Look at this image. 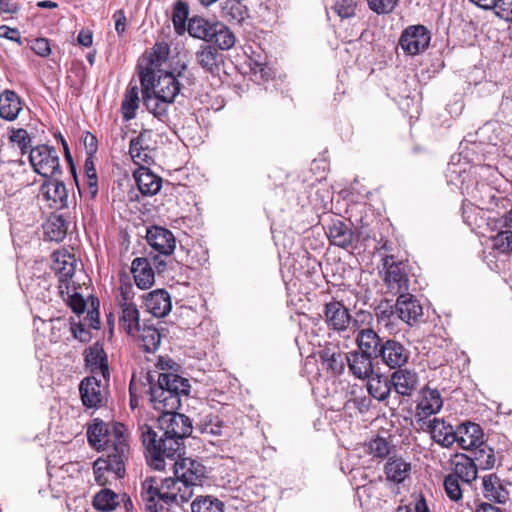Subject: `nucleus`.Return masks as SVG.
Instances as JSON below:
<instances>
[{"label":"nucleus","mask_w":512,"mask_h":512,"mask_svg":"<svg viewBox=\"0 0 512 512\" xmlns=\"http://www.w3.org/2000/svg\"><path fill=\"white\" fill-rule=\"evenodd\" d=\"M347 366L351 374L357 379L370 378L374 373L372 355L359 350L348 353Z\"/></svg>","instance_id":"nucleus-24"},{"label":"nucleus","mask_w":512,"mask_h":512,"mask_svg":"<svg viewBox=\"0 0 512 512\" xmlns=\"http://www.w3.org/2000/svg\"><path fill=\"white\" fill-rule=\"evenodd\" d=\"M476 193L475 198L482 209L494 210L498 206L500 198L497 197V192L490 185L484 183L478 185Z\"/></svg>","instance_id":"nucleus-46"},{"label":"nucleus","mask_w":512,"mask_h":512,"mask_svg":"<svg viewBox=\"0 0 512 512\" xmlns=\"http://www.w3.org/2000/svg\"><path fill=\"white\" fill-rule=\"evenodd\" d=\"M443 407V400L437 389L425 387L421 390L420 399L416 406L415 418L419 428L424 430L428 418L437 414Z\"/></svg>","instance_id":"nucleus-13"},{"label":"nucleus","mask_w":512,"mask_h":512,"mask_svg":"<svg viewBox=\"0 0 512 512\" xmlns=\"http://www.w3.org/2000/svg\"><path fill=\"white\" fill-rule=\"evenodd\" d=\"M22 111V102L16 92L5 90L0 94V117L7 121L15 120Z\"/></svg>","instance_id":"nucleus-35"},{"label":"nucleus","mask_w":512,"mask_h":512,"mask_svg":"<svg viewBox=\"0 0 512 512\" xmlns=\"http://www.w3.org/2000/svg\"><path fill=\"white\" fill-rule=\"evenodd\" d=\"M148 244L162 255H171L176 248V239L173 233L161 226H152L147 230Z\"/></svg>","instance_id":"nucleus-22"},{"label":"nucleus","mask_w":512,"mask_h":512,"mask_svg":"<svg viewBox=\"0 0 512 512\" xmlns=\"http://www.w3.org/2000/svg\"><path fill=\"white\" fill-rule=\"evenodd\" d=\"M236 42L234 33L223 23L217 22L210 43H214L221 50L231 49Z\"/></svg>","instance_id":"nucleus-44"},{"label":"nucleus","mask_w":512,"mask_h":512,"mask_svg":"<svg viewBox=\"0 0 512 512\" xmlns=\"http://www.w3.org/2000/svg\"><path fill=\"white\" fill-rule=\"evenodd\" d=\"M135 336H137L139 347L145 352H155L160 346L161 334L159 330L146 322L139 327V331H137Z\"/></svg>","instance_id":"nucleus-38"},{"label":"nucleus","mask_w":512,"mask_h":512,"mask_svg":"<svg viewBox=\"0 0 512 512\" xmlns=\"http://www.w3.org/2000/svg\"><path fill=\"white\" fill-rule=\"evenodd\" d=\"M176 478H146L142 482L141 499L147 511L158 512L161 501L168 505L187 502L195 487H201L207 478L206 467L198 460L182 458L173 463Z\"/></svg>","instance_id":"nucleus-1"},{"label":"nucleus","mask_w":512,"mask_h":512,"mask_svg":"<svg viewBox=\"0 0 512 512\" xmlns=\"http://www.w3.org/2000/svg\"><path fill=\"white\" fill-rule=\"evenodd\" d=\"M396 316L412 326L416 324L423 315V308L419 300L412 294H400L395 303Z\"/></svg>","instance_id":"nucleus-20"},{"label":"nucleus","mask_w":512,"mask_h":512,"mask_svg":"<svg viewBox=\"0 0 512 512\" xmlns=\"http://www.w3.org/2000/svg\"><path fill=\"white\" fill-rule=\"evenodd\" d=\"M323 315L328 328L337 332L346 331L352 321L349 309L335 299L324 305Z\"/></svg>","instance_id":"nucleus-18"},{"label":"nucleus","mask_w":512,"mask_h":512,"mask_svg":"<svg viewBox=\"0 0 512 512\" xmlns=\"http://www.w3.org/2000/svg\"><path fill=\"white\" fill-rule=\"evenodd\" d=\"M451 473L459 478L464 484H471L477 479L478 468L475 466L474 460L463 453H458L451 460Z\"/></svg>","instance_id":"nucleus-25"},{"label":"nucleus","mask_w":512,"mask_h":512,"mask_svg":"<svg viewBox=\"0 0 512 512\" xmlns=\"http://www.w3.org/2000/svg\"><path fill=\"white\" fill-rule=\"evenodd\" d=\"M129 458L127 455V448L123 442H119L114 448L113 454H107V458H99L94 462L93 471L95 481L100 486L108 484V477L106 472L113 473L114 479L123 477L125 473L124 463Z\"/></svg>","instance_id":"nucleus-6"},{"label":"nucleus","mask_w":512,"mask_h":512,"mask_svg":"<svg viewBox=\"0 0 512 512\" xmlns=\"http://www.w3.org/2000/svg\"><path fill=\"white\" fill-rule=\"evenodd\" d=\"M492 10L498 18L512 22V0H497Z\"/></svg>","instance_id":"nucleus-59"},{"label":"nucleus","mask_w":512,"mask_h":512,"mask_svg":"<svg viewBox=\"0 0 512 512\" xmlns=\"http://www.w3.org/2000/svg\"><path fill=\"white\" fill-rule=\"evenodd\" d=\"M375 315L378 323L389 327L393 323V318L396 315L395 305H392L388 300L381 301L375 308Z\"/></svg>","instance_id":"nucleus-52"},{"label":"nucleus","mask_w":512,"mask_h":512,"mask_svg":"<svg viewBox=\"0 0 512 512\" xmlns=\"http://www.w3.org/2000/svg\"><path fill=\"white\" fill-rule=\"evenodd\" d=\"M398 0H367L368 7L377 14H389L393 12Z\"/></svg>","instance_id":"nucleus-58"},{"label":"nucleus","mask_w":512,"mask_h":512,"mask_svg":"<svg viewBox=\"0 0 512 512\" xmlns=\"http://www.w3.org/2000/svg\"><path fill=\"white\" fill-rule=\"evenodd\" d=\"M170 48L165 42H157L149 56L150 67H147L149 71H154L155 68L159 67L163 61H165L169 55Z\"/></svg>","instance_id":"nucleus-53"},{"label":"nucleus","mask_w":512,"mask_h":512,"mask_svg":"<svg viewBox=\"0 0 512 512\" xmlns=\"http://www.w3.org/2000/svg\"><path fill=\"white\" fill-rule=\"evenodd\" d=\"M30 173L23 160H10L0 165V186L8 195H13L32 184Z\"/></svg>","instance_id":"nucleus-7"},{"label":"nucleus","mask_w":512,"mask_h":512,"mask_svg":"<svg viewBox=\"0 0 512 512\" xmlns=\"http://www.w3.org/2000/svg\"><path fill=\"white\" fill-rule=\"evenodd\" d=\"M151 131L143 130L140 134L131 139L129 145V154L132 161L138 165V168L148 167L154 163V149L150 145Z\"/></svg>","instance_id":"nucleus-17"},{"label":"nucleus","mask_w":512,"mask_h":512,"mask_svg":"<svg viewBox=\"0 0 512 512\" xmlns=\"http://www.w3.org/2000/svg\"><path fill=\"white\" fill-rule=\"evenodd\" d=\"M120 309L119 325L130 336H135L139 331L140 314L137 306L128 299V293L121 292V298L118 299Z\"/></svg>","instance_id":"nucleus-19"},{"label":"nucleus","mask_w":512,"mask_h":512,"mask_svg":"<svg viewBox=\"0 0 512 512\" xmlns=\"http://www.w3.org/2000/svg\"><path fill=\"white\" fill-rule=\"evenodd\" d=\"M31 49L41 57H48L51 53L50 43L46 38H37L33 40Z\"/></svg>","instance_id":"nucleus-61"},{"label":"nucleus","mask_w":512,"mask_h":512,"mask_svg":"<svg viewBox=\"0 0 512 512\" xmlns=\"http://www.w3.org/2000/svg\"><path fill=\"white\" fill-rule=\"evenodd\" d=\"M472 456H470L478 469L488 470L494 467L496 457L493 448H491L484 441L476 446L472 450Z\"/></svg>","instance_id":"nucleus-41"},{"label":"nucleus","mask_w":512,"mask_h":512,"mask_svg":"<svg viewBox=\"0 0 512 512\" xmlns=\"http://www.w3.org/2000/svg\"><path fill=\"white\" fill-rule=\"evenodd\" d=\"M85 362L93 373H101L104 379L109 376L106 352L99 344H94L85 352Z\"/></svg>","instance_id":"nucleus-34"},{"label":"nucleus","mask_w":512,"mask_h":512,"mask_svg":"<svg viewBox=\"0 0 512 512\" xmlns=\"http://www.w3.org/2000/svg\"><path fill=\"white\" fill-rule=\"evenodd\" d=\"M196 429L202 434L215 437L228 436L230 432V427L219 415L214 413L202 416L196 425Z\"/></svg>","instance_id":"nucleus-32"},{"label":"nucleus","mask_w":512,"mask_h":512,"mask_svg":"<svg viewBox=\"0 0 512 512\" xmlns=\"http://www.w3.org/2000/svg\"><path fill=\"white\" fill-rule=\"evenodd\" d=\"M376 357H379L385 366L397 370L408 363L410 351L399 341L387 339L381 344Z\"/></svg>","instance_id":"nucleus-14"},{"label":"nucleus","mask_w":512,"mask_h":512,"mask_svg":"<svg viewBox=\"0 0 512 512\" xmlns=\"http://www.w3.org/2000/svg\"><path fill=\"white\" fill-rule=\"evenodd\" d=\"M390 449V444L382 437H377L369 443V453L373 457L384 458L390 453Z\"/></svg>","instance_id":"nucleus-57"},{"label":"nucleus","mask_w":512,"mask_h":512,"mask_svg":"<svg viewBox=\"0 0 512 512\" xmlns=\"http://www.w3.org/2000/svg\"><path fill=\"white\" fill-rule=\"evenodd\" d=\"M145 307L155 317L167 316L172 308L170 294L164 289L149 292L145 297Z\"/></svg>","instance_id":"nucleus-28"},{"label":"nucleus","mask_w":512,"mask_h":512,"mask_svg":"<svg viewBox=\"0 0 512 512\" xmlns=\"http://www.w3.org/2000/svg\"><path fill=\"white\" fill-rule=\"evenodd\" d=\"M44 233L48 240L59 242L63 240L67 233V226L62 217H56L49 220L44 225Z\"/></svg>","instance_id":"nucleus-50"},{"label":"nucleus","mask_w":512,"mask_h":512,"mask_svg":"<svg viewBox=\"0 0 512 512\" xmlns=\"http://www.w3.org/2000/svg\"><path fill=\"white\" fill-rule=\"evenodd\" d=\"M139 107V91L137 86H129L124 94L121 112L123 119L129 121L136 116Z\"/></svg>","instance_id":"nucleus-43"},{"label":"nucleus","mask_w":512,"mask_h":512,"mask_svg":"<svg viewBox=\"0 0 512 512\" xmlns=\"http://www.w3.org/2000/svg\"><path fill=\"white\" fill-rule=\"evenodd\" d=\"M491 247L498 253H512V231L502 228L500 232L490 238Z\"/></svg>","instance_id":"nucleus-51"},{"label":"nucleus","mask_w":512,"mask_h":512,"mask_svg":"<svg viewBox=\"0 0 512 512\" xmlns=\"http://www.w3.org/2000/svg\"><path fill=\"white\" fill-rule=\"evenodd\" d=\"M53 264L52 270L59 278V289L63 294L64 291L69 294L71 279L75 274L77 261L73 254L62 249L52 254Z\"/></svg>","instance_id":"nucleus-11"},{"label":"nucleus","mask_w":512,"mask_h":512,"mask_svg":"<svg viewBox=\"0 0 512 512\" xmlns=\"http://www.w3.org/2000/svg\"><path fill=\"white\" fill-rule=\"evenodd\" d=\"M424 430L429 432L432 440L442 447L449 448L457 440L452 425L442 418H433L424 424Z\"/></svg>","instance_id":"nucleus-21"},{"label":"nucleus","mask_w":512,"mask_h":512,"mask_svg":"<svg viewBox=\"0 0 512 512\" xmlns=\"http://www.w3.org/2000/svg\"><path fill=\"white\" fill-rule=\"evenodd\" d=\"M484 497L498 503L509 500V493L496 474L485 475L482 479Z\"/></svg>","instance_id":"nucleus-33"},{"label":"nucleus","mask_w":512,"mask_h":512,"mask_svg":"<svg viewBox=\"0 0 512 512\" xmlns=\"http://www.w3.org/2000/svg\"><path fill=\"white\" fill-rule=\"evenodd\" d=\"M418 375L410 369H397L391 375L392 388L401 396H411L418 386Z\"/></svg>","instance_id":"nucleus-27"},{"label":"nucleus","mask_w":512,"mask_h":512,"mask_svg":"<svg viewBox=\"0 0 512 512\" xmlns=\"http://www.w3.org/2000/svg\"><path fill=\"white\" fill-rule=\"evenodd\" d=\"M455 435H457L456 442L464 450H472L479 446L483 442L484 437L480 425L471 422L458 426Z\"/></svg>","instance_id":"nucleus-29"},{"label":"nucleus","mask_w":512,"mask_h":512,"mask_svg":"<svg viewBox=\"0 0 512 512\" xmlns=\"http://www.w3.org/2000/svg\"><path fill=\"white\" fill-rule=\"evenodd\" d=\"M118 505V495L110 489H102L93 498V506L97 510L112 511Z\"/></svg>","instance_id":"nucleus-49"},{"label":"nucleus","mask_w":512,"mask_h":512,"mask_svg":"<svg viewBox=\"0 0 512 512\" xmlns=\"http://www.w3.org/2000/svg\"><path fill=\"white\" fill-rule=\"evenodd\" d=\"M430 40V32L425 26L411 25L402 32L399 43L405 52L417 55L428 47Z\"/></svg>","instance_id":"nucleus-15"},{"label":"nucleus","mask_w":512,"mask_h":512,"mask_svg":"<svg viewBox=\"0 0 512 512\" xmlns=\"http://www.w3.org/2000/svg\"><path fill=\"white\" fill-rule=\"evenodd\" d=\"M410 470V463L401 458H391L385 465L387 479L396 483L403 482L408 477Z\"/></svg>","instance_id":"nucleus-42"},{"label":"nucleus","mask_w":512,"mask_h":512,"mask_svg":"<svg viewBox=\"0 0 512 512\" xmlns=\"http://www.w3.org/2000/svg\"><path fill=\"white\" fill-rule=\"evenodd\" d=\"M40 192L50 208L62 209L67 207L68 192L63 182L54 178H47L41 185Z\"/></svg>","instance_id":"nucleus-23"},{"label":"nucleus","mask_w":512,"mask_h":512,"mask_svg":"<svg viewBox=\"0 0 512 512\" xmlns=\"http://www.w3.org/2000/svg\"><path fill=\"white\" fill-rule=\"evenodd\" d=\"M159 428L164 435L174 436L178 439L188 437L192 432V423L184 414L166 412L158 417Z\"/></svg>","instance_id":"nucleus-16"},{"label":"nucleus","mask_w":512,"mask_h":512,"mask_svg":"<svg viewBox=\"0 0 512 512\" xmlns=\"http://www.w3.org/2000/svg\"><path fill=\"white\" fill-rule=\"evenodd\" d=\"M367 379V390L373 398L383 401L390 395L392 389L391 377L388 378L383 375L373 374Z\"/></svg>","instance_id":"nucleus-40"},{"label":"nucleus","mask_w":512,"mask_h":512,"mask_svg":"<svg viewBox=\"0 0 512 512\" xmlns=\"http://www.w3.org/2000/svg\"><path fill=\"white\" fill-rule=\"evenodd\" d=\"M323 368L333 376L341 375L347 365L348 353L325 348L319 353Z\"/></svg>","instance_id":"nucleus-31"},{"label":"nucleus","mask_w":512,"mask_h":512,"mask_svg":"<svg viewBox=\"0 0 512 512\" xmlns=\"http://www.w3.org/2000/svg\"><path fill=\"white\" fill-rule=\"evenodd\" d=\"M9 139L11 142L16 143L19 146L22 154L26 153L31 146L32 138L27 130L22 128L13 129Z\"/></svg>","instance_id":"nucleus-55"},{"label":"nucleus","mask_w":512,"mask_h":512,"mask_svg":"<svg viewBox=\"0 0 512 512\" xmlns=\"http://www.w3.org/2000/svg\"><path fill=\"white\" fill-rule=\"evenodd\" d=\"M131 272L138 288L148 289L154 284V270L147 258H135L131 264Z\"/></svg>","instance_id":"nucleus-30"},{"label":"nucleus","mask_w":512,"mask_h":512,"mask_svg":"<svg viewBox=\"0 0 512 512\" xmlns=\"http://www.w3.org/2000/svg\"><path fill=\"white\" fill-rule=\"evenodd\" d=\"M85 174L88 180V186L90 189H96L97 186V174L94 167L93 156H87L84 164ZM96 192V190H94Z\"/></svg>","instance_id":"nucleus-60"},{"label":"nucleus","mask_w":512,"mask_h":512,"mask_svg":"<svg viewBox=\"0 0 512 512\" xmlns=\"http://www.w3.org/2000/svg\"><path fill=\"white\" fill-rule=\"evenodd\" d=\"M332 10L341 18L353 17L356 11V2L354 0H337L332 6Z\"/></svg>","instance_id":"nucleus-56"},{"label":"nucleus","mask_w":512,"mask_h":512,"mask_svg":"<svg viewBox=\"0 0 512 512\" xmlns=\"http://www.w3.org/2000/svg\"><path fill=\"white\" fill-rule=\"evenodd\" d=\"M68 304L76 314L83 313L86 308L84 298L78 293H74L68 296Z\"/></svg>","instance_id":"nucleus-63"},{"label":"nucleus","mask_w":512,"mask_h":512,"mask_svg":"<svg viewBox=\"0 0 512 512\" xmlns=\"http://www.w3.org/2000/svg\"><path fill=\"white\" fill-rule=\"evenodd\" d=\"M140 438L146 449L148 464L155 470L162 471L166 467V459L175 461L180 456L183 440L174 436L162 435L158 437L151 426L143 424L139 427Z\"/></svg>","instance_id":"nucleus-3"},{"label":"nucleus","mask_w":512,"mask_h":512,"mask_svg":"<svg viewBox=\"0 0 512 512\" xmlns=\"http://www.w3.org/2000/svg\"><path fill=\"white\" fill-rule=\"evenodd\" d=\"M192 512H224V504L213 496H199L191 503Z\"/></svg>","instance_id":"nucleus-48"},{"label":"nucleus","mask_w":512,"mask_h":512,"mask_svg":"<svg viewBox=\"0 0 512 512\" xmlns=\"http://www.w3.org/2000/svg\"><path fill=\"white\" fill-rule=\"evenodd\" d=\"M142 94L143 102L147 110L153 114L155 118L164 122L168 115V107L173 103V101L163 99L150 90L142 91Z\"/></svg>","instance_id":"nucleus-39"},{"label":"nucleus","mask_w":512,"mask_h":512,"mask_svg":"<svg viewBox=\"0 0 512 512\" xmlns=\"http://www.w3.org/2000/svg\"><path fill=\"white\" fill-rule=\"evenodd\" d=\"M82 404L86 408L98 409L107 402L108 391L101 380L94 376L85 377L79 384Z\"/></svg>","instance_id":"nucleus-12"},{"label":"nucleus","mask_w":512,"mask_h":512,"mask_svg":"<svg viewBox=\"0 0 512 512\" xmlns=\"http://www.w3.org/2000/svg\"><path fill=\"white\" fill-rule=\"evenodd\" d=\"M87 439L89 445L97 451L106 450L107 454H113L115 446L119 442L127 448L130 455V445L127 430L121 423L109 425L99 418H95L87 427Z\"/></svg>","instance_id":"nucleus-5"},{"label":"nucleus","mask_w":512,"mask_h":512,"mask_svg":"<svg viewBox=\"0 0 512 512\" xmlns=\"http://www.w3.org/2000/svg\"><path fill=\"white\" fill-rule=\"evenodd\" d=\"M195 81L193 73L188 69L185 64L180 66V69L175 72H161L155 78L153 71L148 69L140 73V82L142 91L150 90L151 92L159 95L163 99H168L174 102L176 96L180 93L181 88L185 85H192Z\"/></svg>","instance_id":"nucleus-4"},{"label":"nucleus","mask_w":512,"mask_h":512,"mask_svg":"<svg viewBox=\"0 0 512 512\" xmlns=\"http://www.w3.org/2000/svg\"><path fill=\"white\" fill-rule=\"evenodd\" d=\"M188 379L171 372L160 373L157 384L149 388V401L161 414L177 411L181 406V397L190 392Z\"/></svg>","instance_id":"nucleus-2"},{"label":"nucleus","mask_w":512,"mask_h":512,"mask_svg":"<svg viewBox=\"0 0 512 512\" xmlns=\"http://www.w3.org/2000/svg\"><path fill=\"white\" fill-rule=\"evenodd\" d=\"M50 325H51V338H50V340L52 342L56 343V342H58V340L61 337L60 332L62 330L67 329V325H66V323L63 320H61L59 318L55 319V320H51L50 321Z\"/></svg>","instance_id":"nucleus-64"},{"label":"nucleus","mask_w":512,"mask_h":512,"mask_svg":"<svg viewBox=\"0 0 512 512\" xmlns=\"http://www.w3.org/2000/svg\"><path fill=\"white\" fill-rule=\"evenodd\" d=\"M133 177L137 184L138 190L143 196L150 197L156 195L161 187L162 178L153 173L148 167H142L135 170Z\"/></svg>","instance_id":"nucleus-26"},{"label":"nucleus","mask_w":512,"mask_h":512,"mask_svg":"<svg viewBox=\"0 0 512 512\" xmlns=\"http://www.w3.org/2000/svg\"><path fill=\"white\" fill-rule=\"evenodd\" d=\"M196 59L206 72L214 73L219 69L218 52L212 46H205L197 51Z\"/></svg>","instance_id":"nucleus-45"},{"label":"nucleus","mask_w":512,"mask_h":512,"mask_svg":"<svg viewBox=\"0 0 512 512\" xmlns=\"http://www.w3.org/2000/svg\"><path fill=\"white\" fill-rule=\"evenodd\" d=\"M372 320V314L368 311L362 310L356 314L353 326L357 330L355 341L359 351L370 355L374 354L376 356L381 344L383 343L382 339L372 328L361 327V324H370Z\"/></svg>","instance_id":"nucleus-9"},{"label":"nucleus","mask_w":512,"mask_h":512,"mask_svg":"<svg viewBox=\"0 0 512 512\" xmlns=\"http://www.w3.org/2000/svg\"><path fill=\"white\" fill-rule=\"evenodd\" d=\"M82 143L84 145L87 156H93L98 149L97 138L90 132H85L82 136Z\"/></svg>","instance_id":"nucleus-62"},{"label":"nucleus","mask_w":512,"mask_h":512,"mask_svg":"<svg viewBox=\"0 0 512 512\" xmlns=\"http://www.w3.org/2000/svg\"><path fill=\"white\" fill-rule=\"evenodd\" d=\"M330 242L338 247L347 248L354 241L353 230L341 220L334 221L327 232Z\"/></svg>","instance_id":"nucleus-36"},{"label":"nucleus","mask_w":512,"mask_h":512,"mask_svg":"<svg viewBox=\"0 0 512 512\" xmlns=\"http://www.w3.org/2000/svg\"><path fill=\"white\" fill-rule=\"evenodd\" d=\"M29 161L34 172L45 178L61 174L59 155L54 147L39 145L32 148Z\"/></svg>","instance_id":"nucleus-8"},{"label":"nucleus","mask_w":512,"mask_h":512,"mask_svg":"<svg viewBox=\"0 0 512 512\" xmlns=\"http://www.w3.org/2000/svg\"><path fill=\"white\" fill-rule=\"evenodd\" d=\"M461 480L452 474H448L444 478V490L446 492L447 497L454 501L458 502L463 497V490L461 487Z\"/></svg>","instance_id":"nucleus-54"},{"label":"nucleus","mask_w":512,"mask_h":512,"mask_svg":"<svg viewBox=\"0 0 512 512\" xmlns=\"http://www.w3.org/2000/svg\"><path fill=\"white\" fill-rule=\"evenodd\" d=\"M218 21H209L203 17L194 16L188 20L187 32L193 38L210 42Z\"/></svg>","instance_id":"nucleus-37"},{"label":"nucleus","mask_w":512,"mask_h":512,"mask_svg":"<svg viewBox=\"0 0 512 512\" xmlns=\"http://www.w3.org/2000/svg\"><path fill=\"white\" fill-rule=\"evenodd\" d=\"M383 282L387 292L393 295L405 294L409 289V279L401 267V263L394 260V256L388 255L383 259Z\"/></svg>","instance_id":"nucleus-10"},{"label":"nucleus","mask_w":512,"mask_h":512,"mask_svg":"<svg viewBox=\"0 0 512 512\" xmlns=\"http://www.w3.org/2000/svg\"><path fill=\"white\" fill-rule=\"evenodd\" d=\"M189 16V7L187 3L179 0L175 3L172 12V23L176 34L183 35L187 30V19Z\"/></svg>","instance_id":"nucleus-47"}]
</instances>
